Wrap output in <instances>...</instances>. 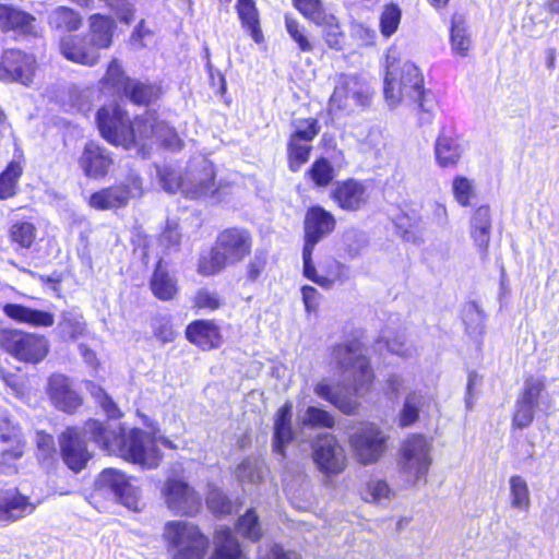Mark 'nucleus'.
<instances>
[{
	"label": "nucleus",
	"mask_w": 559,
	"mask_h": 559,
	"mask_svg": "<svg viewBox=\"0 0 559 559\" xmlns=\"http://www.w3.org/2000/svg\"><path fill=\"white\" fill-rule=\"evenodd\" d=\"M154 335L163 343L173 342L176 337V332L171 324V320L167 316H159L153 320L152 323Z\"/></svg>",
	"instance_id": "nucleus-59"
},
{
	"label": "nucleus",
	"mask_w": 559,
	"mask_h": 559,
	"mask_svg": "<svg viewBox=\"0 0 559 559\" xmlns=\"http://www.w3.org/2000/svg\"><path fill=\"white\" fill-rule=\"evenodd\" d=\"M60 51L68 60L83 66L93 67L100 58V53L95 52L88 45L86 37L68 35L60 41Z\"/></svg>",
	"instance_id": "nucleus-24"
},
{
	"label": "nucleus",
	"mask_w": 559,
	"mask_h": 559,
	"mask_svg": "<svg viewBox=\"0 0 559 559\" xmlns=\"http://www.w3.org/2000/svg\"><path fill=\"white\" fill-rule=\"evenodd\" d=\"M237 13L240 19L241 25L259 43L262 38L261 29L259 26V13L253 0H238Z\"/></svg>",
	"instance_id": "nucleus-37"
},
{
	"label": "nucleus",
	"mask_w": 559,
	"mask_h": 559,
	"mask_svg": "<svg viewBox=\"0 0 559 559\" xmlns=\"http://www.w3.org/2000/svg\"><path fill=\"white\" fill-rule=\"evenodd\" d=\"M86 390L91 393V395L95 399L96 403L102 407V409L106 413V415L111 419H117L121 417V412L116 405V403L109 397L103 388L95 384L92 381H86L85 383Z\"/></svg>",
	"instance_id": "nucleus-45"
},
{
	"label": "nucleus",
	"mask_w": 559,
	"mask_h": 559,
	"mask_svg": "<svg viewBox=\"0 0 559 559\" xmlns=\"http://www.w3.org/2000/svg\"><path fill=\"white\" fill-rule=\"evenodd\" d=\"M10 239L21 248L28 249L35 241L36 227L28 221H16L9 230Z\"/></svg>",
	"instance_id": "nucleus-41"
},
{
	"label": "nucleus",
	"mask_w": 559,
	"mask_h": 559,
	"mask_svg": "<svg viewBox=\"0 0 559 559\" xmlns=\"http://www.w3.org/2000/svg\"><path fill=\"white\" fill-rule=\"evenodd\" d=\"M430 402V397L419 391L409 392L399 415V426L409 427L418 419L419 412Z\"/></svg>",
	"instance_id": "nucleus-34"
},
{
	"label": "nucleus",
	"mask_w": 559,
	"mask_h": 559,
	"mask_svg": "<svg viewBox=\"0 0 559 559\" xmlns=\"http://www.w3.org/2000/svg\"><path fill=\"white\" fill-rule=\"evenodd\" d=\"M374 91L362 76L355 74L338 75L334 92L330 97L331 112L354 111L356 108H366L371 105Z\"/></svg>",
	"instance_id": "nucleus-9"
},
{
	"label": "nucleus",
	"mask_w": 559,
	"mask_h": 559,
	"mask_svg": "<svg viewBox=\"0 0 559 559\" xmlns=\"http://www.w3.org/2000/svg\"><path fill=\"white\" fill-rule=\"evenodd\" d=\"M47 394L53 406L66 413H74L82 405L81 395L72 389L70 379L61 373L48 379Z\"/></svg>",
	"instance_id": "nucleus-19"
},
{
	"label": "nucleus",
	"mask_w": 559,
	"mask_h": 559,
	"mask_svg": "<svg viewBox=\"0 0 559 559\" xmlns=\"http://www.w3.org/2000/svg\"><path fill=\"white\" fill-rule=\"evenodd\" d=\"M0 341L8 354L24 362L38 364L49 350L44 336L17 330L3 331Z\"/></svg>",
	"instance_id": "nucleus-11"
},
{
	"label": "nucleus",
	"mask_w": 559,
	"mask_h": 559,
	"mask_svg": "<svg viewBox=\"0 0 559 559\" xmlns=\"http://www.w3.org/2000/svg\"><path fill=\"white\" fill-rule=\"evenodd\" d=\"M359 341H350L335 346L331 354V364L340 369L344 381L350 382L357 396L371 389L374 376Z\"/></svg>",
	"instance_id": "nucleus-8"
},
{
	"label": "nucleus",
	"mask_w": 559,
	"mask_h": 559,
	"mask_svg": "<svg viewBox=\"0 0 559 559\" xmlns=\"http://www.w3.org/2000/svg\"><path fill=\"white\" fill-rule=\"evenodd\" d=\"M314 24L323 27V36L330 48H341L344 35L336 19L333 15L324 13V19H322L321 22H316Z\"/></svg>",
	"instance_id": "nucleus-46"
},
{
	"label": "nucleus",
	"mask_w": 559,
	"mask_h": 559,
	"mask_svg": "<svg viewBox=\"0 0 559 559\" xmlns=\"http://www.w3.org/2000/svg\"><path fill=\"white\" fill-rule=\"evenodd\" d=\"M319 131L317 119H298L294 122V132L289 140L311 144Z\"/></svg>",
	"instance_id": "nucleus-48"
},
{
	"label": "nucleus",
	"mask_w": 559,
	"mask_h": 559,
	"mask_svg": "<svg viewBox=\"0 0 559 559\" xmlns=\"http://www.w3.org/2000/svg\"><path fill=\"white\" fill-rule=\"evenodd\" d=\"M311 144L289 140L288 142V162L292 171H297L309 159Z\"/></svg>",
	"instance_id": "nucleus-51"
},
{
	"label": "nucleus",
	"mask_w": 559,
	"mask_h": 559,
	"mask_svg": "<svg viewBox=\"0 0 559 559\" xmlns=\"http://www.w3.org/2000/svg\"><path fill=\"white\" fill-rule=\"evenodd\" d=\"M264 464L258 459L245 460L236 469V477L241 484H257L263 478Z\"/></svg>",
	"instance_id": "nucleus-43"
},
{
	"label": "nucleus",
	"mask_w": 559,
	"mask_h": 559,
	"mask_svg": "<svg viewBox=\"0 0 559 559\" xmlns=\"http://www.w3.org/2000/svg\"><path fill=\"white\" fill-rule=\"evenodd\" d=\"M237 528L242 536L251 540H258L262 535L258 516L253 510L247 511V513L239 519Z\"/></svg>",
	"instance_id": "nucleus-52"
},
{
	"label": "nucleus",
	"mask_w": 559,
	"mask_h": 559,
	"mask_svg": "<svg viewBox=\"0 0 559 559\" xmlns=\"http://www.w3.org/2000/svg\"><path fill=\"white\" fill-rule=\"evenodd\" d=\"M469 235L480 258L486 259L491 235V214L488 206H479L474 212L471 218Z\"/></svg>",
	"instance_id": "nucleus-25"
},
{
	"label": "nucleus",
	"mask_w": 559,
	"mask_h": 559,
	"mask_svg": "<svg viewBox=\"0 0 559 559\" xmlns=\"http://www.w3.org/2000/svg\"><path fill=\"white\" fill-rule=\"evenodd\" d=\"M123 95H126L134 104H150L151 102L158 98L159 88L154 85L144 84L132 80L129 87V93H124Z\"/></svg>",
	"instance_id": "nucleus-44"
},
{
	"label": "nucleus",
	"mask_w": 559,
	"mask_h": 559,
	"mask_svg": "<svg viewBox=\"0 0 559 559\" xmlns=\"http://www.w3.org/2000/svg\"><path fill=\"white\" fill-rule=\"evenodd\" d=\"M401 17L402 11L397 4L390 3L383 7L379 17V26L385 38L391 37L397 31Z\"/></svg>",
	"instance_id": "nucleus-42"
},
{
	"label": "nucleus",
	"mask_w": 559,
	"mask_h": 559,
	"mask_svg": "<svg viewBox=\"0 0 559 559\" xmlns=\"http://www.w3.org/2000/svg\"><path fill=\"white\" fill-rule=\"evenodd\" d=\"M299 420L302 426L310 427H325L331 428L334 425V418L326 411L316 406H309L302 414L299 415Z\"/></svg>",
	"instance_id": "nucleus-49"
},
{
	"label": "nucleus",
	"mask_w": 559,
	"mask_h": 559,
	"mask_svg": "<svg viewBox=\"0 0 559 559\" xmlns=\"http://www.w3.org/2000/svg\"><path fill=\"white\" fill-rule=\"evenodd\" d=\"M163 536L168 548L174 551L173 559H203L209 549L207 537L190 522H167ZM211 559H246L238 540L228 528L216 532L215 551Z\"/></svg>",
	"instance_id": "nucleus-4"
},
{
	"label": "nucleus",
	"mask_w": 559,
	"mask_h": 559,
	"mask_svg": "<svg viewBox=\"0 0 559 559\" xmlns=\"http://www.w3.org/2000/svg\"><path fill=\"white\" fill-rule=\"evenodd\" d=\"M128 185H118L94 192L88 199V205L98 211L123 207L132 198L142 194V182L139 177L132 176Z\"/></svg>",
	"instance_id": "nucleus-14"
},
{
	"label": "nucleus",
	"mask_w": 559,
	"mask_h": 559,
	"mask_svg": "<svg viewBox=\"0 0 559 559\" xmlns=\"http://www.w3.org/2000/svg\"><path fill=\"white\" fill-rule=\"evenodd\" d=\"M151 289L154 296L160 300H170L178 292L177 280L168 272L167 266L163 261L157 263L153 272Z\"/></svg>",
	"instance_id": "nucleus-33"
},
{
	"label": "nucleus",
	"mask_w": 559,
	"mask_h": 559,
	"mask_svg": "<svg viewBox=\"0 0 559 559\" xmlns=\"http://www.w3.org/2000/svg\"><path fill=\"white\" fill-rule=\"evenodd\" d=\"M167 507L176 514L193 515L199 511L201 498L187 483L169 478L162 490Z\"/></svg>",
	"instance_id": "nucleus-16"
},
{
	"label": "nucleus",
	"mask_w": 559,
	"mask_h": 559,
	"mask_svg": "<svg viewBox=\"0 0 559 559\" xmlns=\"http://www.w3.org/2000/svg\"><path fill=\"white\" fill-rule=\"evenodd\" d=\"M312 459L318 469L326 476L341 474L347 464L345 449L331 433H321L316 438Z\"/></svg>",
	"instance_id": "nucleus-13"
},
{
	"label": "nucleus",
	"mask_w": 559,
	"mask_h": 559,
	"mask_svg": "<svg viewBox=\"0 0 559 559\" xmlns=\"http://www.w3.org/2000/svg\"><path fill=\"white\" fill-rule=\"evenodd\" d=\"M131 79L124 75L121 66L117 60H112L106 71L102 81L103 85L112 88L118 94L129 93Z\"/></svg>",
	"instance_id": "nucleus-40"
},
{
	"label": "nucleus",
	"mask_w": 559,
	"mask_h": 559,
	"mask_svg": "<svg viewBox=\"0 0 559 559\" xmlns=\"http://www.w3.org/2000/svg\"><path fill=\"white\" fill-rule=\"evenodd\" d=\"M388 436L374 424H365L349 437L356 460L364 465L378 462L386 451Z\"/></svg>",
	"instance_id": "nucleus-12"
},
{
	"label": "nucleus",
	"mask_w": 559,
	"mask_h": 559,
	"mask_svg": "<svg viewBox=\"0 0 559 559\" xmlns=\"http://www.w3.org/2000/svg\"><path fill=\"white\" fill-rule=\"evenodd\" d=\"M86 436L109 454L147 469L156 468L162 461L158 443L175 448L167 438L138 428L106 427L96 419H90L84 426V436L75 428H68L60 438L63 460L74 472L84 468L91 457L84 439Z\"/></svg>",
	"instance_id": "nucleus-1"
},
{
	"label": "nucleus",
	"mask_w": 559,
	"mask_h": 559,
	"mask_svg": "<svg viewBox=\"0 0 559 559\" xmlns=\"http://www.w3.org/2000/svg\"><path fill=\"white\" fill-rule=\"evenodd\" d=\"M331 197L345 211H358L367 204L369 199L365 185L355 179L337 182L331 192Z\"/></svg>",
	"instance_id": "nucleus-21"
},
{
	"label": "nucleus",
	"mask_w": 559,
	"mask_h": 559,
	"mask_svg": "<svg viewBox=\"0 0 559 559\" xmlns=\"http://www.w3.org/2000/svg\"><path fill=\"white\" fill-rule=\"evenodd\" d=\"M36 444L40 460H47L55 453V442L50 435L38 431L36 433Z\"/></svg>",
	"instance_id": "nucleus-63"
},
{
	"label": "nucleus",
	"mask_w": 559,
	"mask_h": 559,
	"mask_svg": "<svg viewBox=\"0 0 559 559\" xmlns=\"http://www.w3.org/2000/svg\"><path fill=\"white\" fill-rule=\"evenodd\" d=\"M102 488L115 493L117 499L128 509L138 511L141 507V490L136 479L123 473L108 468L102 472L98 478Z\"/></svg>",
	"instance_id": "nucleus-15"
},
{
	"label": "nucleus",
	"mask_w": 559,
	"mask_h": 559,
	"mask_svg": "<svg viewBox=\"0 0 559 559\" xmlns=\"http://www.w3.org/2000/svg\"><path fill=\"white\" fill-rule=\"evenodd\" d=\"M509 501L512 509L527 512L532 506V498L526 479L520 475L509 478Z\"/></svg>",
	"instance_id": "nucleus-35"
},
{
	"label": "nucleus",
	"mask_w": 559,
	"mask_h": 559,
	"mask_svg": "<svg viewBox=\"0 0 559 559\" xmlns=\"http://www.w3.org/2000/svg\"><path fill=\"white\" fill-rule=\"evenodd\" d=\"M314 393L319 397L333 404L344 414L350 415L357 409V402L345 394L340 384L332 385L328 380L323 379L314 385Z\"/></svg>",
	"instance_id": "nucleus-31"
},
{
	"label": "nucleus",
	"mask_w": 559,
	"mask_h": 559,
	"mask_svg": "<svg viewBox=\"0 0 559 559\" xmlns=\"http://www.w3.org/2000/svg\"><path fill=\"white\" fill-rule=\"evenodd\" d=\"M292 403H285L276 413L274 421L273 449L276 453L284 455V448L293 439L292 430Z\"/></svg>",
	"instance_id": "nucleus-32"
},
{
	"label": "nucleus",
	"mask_w": 559,
	"mask_h": 559,
	"mask_svg": "<svg viewBox=\"0 0 559 559\" xmlns=\"http://www.w3.org/2000/svg\"><path fill=\"white\" fill-rule=\"evenodd\" d=\"M294 4L304 16L313 23L321 22L326 13L320 0H294Z\"/></svg>",
	"instance_id": "nucleus-57"
},
{
	"label": "nucleus",
	"mask_w": 559,
	"mask_h": 559,
	"mask_svg": "<svg viewBox=\"0 0 559 559\" xmlns=\"http://www.w3.org/2000/svg\"><path fill=\"white\" fill-rule=\"evenodd\" d=\"M464 146L460 138L453 132L441 131L435 142V159L441 168H454L460 163Z\"/></svg>",
	"instance_id": "nucleus-22"
},
{
	"label": "nucleus",
	"mask_w": 559,
	"mask_h": 559,
	"mask_svg": "<svg viewBox=\"0 0 559 559\" xmlns=\"http://www.w3.org/2000/svg\"><path fill=\"white\" fill-rule=\"evenodd\" d=\"M431 442L423 435H412L400 450L399 467L406 481L415 484L425 478L431 465Z\"/></svg>",
	"instance_id": "nucleus-10"
},
{
	"label": "nucleus",
	"mask_w": 559,
	"mask_h": 559,
	"mask_svg": "<svg viewBox=\"0 0 559 559\" xmlns=\"http://www.w3.org/2000/svg\"><path fill=\"white\" fill-rule=\"evenodd\" d=\"M473 182L463 176H456L452 182V190L455 200L462 205L466 206L469 204V200L473 197L474 189Z\"/></svg>",
	"instance_id": "nucleus-58"
},
{
	"label": "nucleus",
	"mask_w": 559,
	"mask_h": 559,
	"mask_svg": "<svg viewBox=\"0 0 559 559\" xmlns=\"http://www.w3.org/2000/svg\"><path fill=\"white\" fill-rule=\"evenodd\" d=\"M485 313L476 301H471L464 307L463 320L468 330L481 332L485 322Z\"/></svg>",
	"instance_id": "nucleus-54"
},
{
	"label": "nucleus",
	"mask_w": 559,
	"mask_h": 559,
	"mask_svg": "<svg viewBox=\"0 0 559 559\" xmlns=\"http://www.w3.org/2000/svg\"><path fill=\"white\" fill-rule=\"evenodd\" d=\"M48 22L56 29L76 31L82 21L80 15L72 9L59 7L49 14Z\"/></svg>",
	"instance_id": "nucleus-39"
},
{
	"label": "nucleus",
	"mask_w": 559,
	"mask_h": 559,
	"mask_svg": "<svg viewBox=\"0 0 559 559\" xmlns=\"http://www.w3.org/2000/svg\"><path fill=\"white\" fill-rule=\"evenodd\" d=\"M222 300L219 296L209 289H199L193 297V306L198 309L216 310L221 307Z\"/></svg>",
	"instance_id": "nucleus-61"
},
{
	"label": "nucleus",
	"mask_w": 559,
	"mask_h": 559,
	"mask_svg": "<svg viewBox=\"0 0 559 559\" xmlns=\"http://www.w3.org/2000/svg\"><path fill=\"white\" fill-rule=\"evenodd\" d=\"M0 439L10 445L0 452V473H11L15 469V461L23 456L25 440L21 429L8 419L0 421Z\"/></svg>",
	"instance_id": "nucleus-18"
},
{
	"label": "nucleus",
	"mask_w": 559,
	"mask_h": 559,
	"mask_svg": "<svg viewBox=\"0 0 559 559\" xmlns=\"http://www.w3.org/2000/svg\"><path fill=\"white\" fill-rule=\"evenodd\" d=\"M116 28L115 21L111 17L93 14L88 19V45L98 52L102 49H108L112 44L114 32Z\"/></svg>",
	"instance_id": "nucleus-26"
},
{
	"label": "nucleus",
	"mask_w": 559,
	"mask_h": 559,
	"mask_svg": "<svg viewBox=\"0 0 559 559\" xmlns=\"http://www.w3.org/2000/svg\"><path fill=\"white\" fill-rule=\"evenodd\" d=\"M0 28L3 32L35 34V17L13 5L0 4Z\"/></svg>",
	"instance_id": "nucleus-29"
},
{
	"label": "nucleus",
	"mask_w": 559,
	"mask_h": 559,
	"mask_svg": "<svg viewBox=\"0 0 559 559\" xmlns=\"http://www.w3.org/2000/svg\"><path fill=\"white\" fill-rule=\"evenodd\" d=\"M377 346L382 348L386 347L389 352L401 357H407L412 355V348L403 340L394 338L390 341L385 334L377 342Z\"/></svg>",
	"instance_id": "nucleus-62"
},
{
	"label": "nucleus",
	"mask_w": 559,
	"mask_h": 559,
	"mask_svg": "<svg viewBox=\"0 0 559 559\" xmlns=\"http://www.w3.org/2000/svg\"><path fill=\"white\" fill-rule=\"evenodd\" d=\"M450 46L454 56L466 57L472 49L473 38L464 14L454 13L451 20Z\"/></svg>",
	"instance_id": "nucleus-30"
},
{
	"label": "nucleus",
	"mask_w": 559,
	"mask_h": 559,
	"mask_svg": "<svg viewBox=\"0 0 559 559\" xmlns=\"http://www.w3.org/2000/svg\"><path fill=\"white\" fill-rule=\"evenodd\" d=\"M35 506L16 489L0 490V520H17L31 514Z\"/></svg>",
	"instance_id": "nucleus-28"
},
{
	"label": "nucleus",
	"mask_w": 559,
	"mask_h": 559,
	"mask_svg": "<svg viewBox=\"0 0 559 559\" xmlns=\"http://www.w3.org/2000/svg\"><path fill=\"white\" fill-rule=\"evenodd\" d=\"M335 224L334 216L321 206L310 207L305 216L304 275L323 288H330L343 280L344 266L332 261L331 270L325 275H319L311 255L316 245L334 230Z\"/></svg>",
	"instance_id": "nucleus-5"
},
{
	"label": "nucleus",
	"mask_w": 559,
	"mask_h": 559,
	"mask_svg": "<svg viewBox=\"0 0 559 559\" xmlns=\"http://www.w3.org/2000/svg\"><path fill=\"white\" fill-rule=\"evenodd\" d=\"M112 165V158L100 145L88 142L79 158V166L83 174L92 179L104 178Z\"/></svg>",
	"instance_id": "nucleus-20"
},
{
	"label": "nucleus",
	"mask_w": 559,
	"mask_h": 559,
	"mask_svg": "<svg viewBox=\"0 0 559 559\" xmlns=\"http://www.w3.org/2000/svg\"><path fill=\"white\" fill-rule=\"evenodd\" d=\"M206 503L213 512L218 514H230L234 511L233 502L217 489H214L209 493Z\"/></svg>",
	"instance_id": "nucleus-60"
},
{
	"label": "nucleus",
	"mask_w": 559,
	"mask_h": 559,
	"mask_svg": "<svg viewBox=\"0 0 559 559\" xmlns=\"http://www.w3.org/2000/svg\"><path fill=\"white\" fill-rule=\"evenodd\" d=\"M384 68L383 95L388 106H416L420 120L429 123L435 100L432 94L425 88L421 70L414 62L402 60L394 48L388 50Z\"/></svg>",
	"instance_id": "nucleus-3"
},
{
	"label": "nucleus",
	"mask_w": 559,
	"mask_h": 559,
	"mask_svg": "<svg viewBox=\"0 0 559 559\" xmlns=\"http://www.w3.org/2000/svg\"><path fill=\"white\" fill-rule=\"evenodd\" d=\"M116 11L120 21L129 24L133 20V9L129 0H105Z\"/></svg>",
	"instance_id": "nucleus-64"
},
{
	"label": "nucleus",
	"mask_w": 559,
	"mask_h": 559,
	"mask_svg": "<svg viewBox=\"0 0 559 559\" xmlns=\"http://www.w3.org/2000/svg\"><path fill=\"white\" fill-rule=\"evenodd\" d=\"M159 178L165 191L175 193L180 191L186 198L200 200L213 199L218 201L219 189L215 183V170L212 163L203 159L199 169L189 170L181 177L173 169L159 170Z\"/></svg>",
	"instance_id": "nucleus-7"
},
{
	"label": "nucleus",
	"mask_w": 559,
	"mask_h": 559,
	"mask_svg": "<svg viewBox=\"0 0 559 559\" xmlns=\"http://www.w3.org/2000/svg\"><path fill=\"white\" fill-rule=\"evenodd\" d=\"M546 389L544 377H528L525 379L522 392L518 396L520 400L538 407L539 399Z\"/></svg>",
	"instance_id": "nucleus-47"
},
{
	"label": "nucleus",
	"mask_w": 559,
	"mask_h": 559,
	"mask_svg": "<svg viewBox=\"0 0 559 559\" xmlns=\"http://www.w3.org/2000/svg\"><path fill=\"white\" fill-rule=\"evenodd\" d=\"M285 26L286 31L289 34V36L294 39V41L298 45L299 49L301 51L308 52L312 51L313 46L311 41L308 39V37L305 34V28L299 25V23L289 17H285Z\"/></svg>",
	"instance_id": "nucleus-56"
},
{
	"label": "nucleus",
	"mask_w": 559,
	"mask_h": 559,
	"mask_svg": "<svg viewBox=\"0 0 559 559\" xmlns=\"http://www.w3.org/2000/svg\"><path fill=\"white\" fill-rule=\"evenodd\" d=\"M96 121L102 136L112 145L129 150L141 144L142 140L155 138L169 150L182 146L177 133L165 122L158 121L154 112L130 122L126 111L118 105L102 107L96 115Z\"/></svg>",
	"instance_id": "nucleus-2"
},
{
	"label": "nucleus",
	"mask_w": 559,
	"mask_h": 559,
	"mask_svg": "<svg viewBox=\"0 0 559 559\" xmlns=\"http://www.w3.org/2000/svg\"><path fill=\"white\" fill-rule=\"evenodd\" d=\"M3 312L13 321L36 328H49L55 323V316L51 312L33 309L19 304L4 305Z\"/></svg>",
	"instance_id": "nucleus-27"
},
{
	"label": "nucleus",
	"mask_w": 559,
	"mask_h": 559,
	"mask_svg": "<svg viewBox=\"0 0 559 559\" xmlns=\"http://www.w3.org/2000/svg\"><path fill=\"white\" fill-rule=\"evenodd\" d=\"M360 495L364 501L377 506L389 504L395 496L390 485L379 478L369 479L361 489Z\"/></svg>",
	"instance_id": "nucleus-36"
},
{
	"label": "nucleus",
	"mask_w": 559,
	"mask_h": 559,
	"mask_svg": "<svg viewBox=\"0 0 559 559\" xmlns=\"http://www.w3.org/2000/svg\"><path fill=\"white\" fill-rule=\"evenodd\" d=\"M310 179L319 187H326L335 177V171L325 158L317 159L308 170Z\"/></svg>",
	"instance_id": "nucleus-50"
},
{
	"label": "nucleus",
	"mask_w": 559,
	"mask_h": 559,
	"mask_svg": "<svg viewBox=\"0 0 559 559\" xmlns=\"http://www.w3.org/2000/svg\"><path fill=\"white\" fill-rule=\"evenodd\" d=\"M61 333L68 335L71 338H76L84 334L85 322L82 316L74 313H66L59 324Z\"/></svg>",
	"instance_id": "nucleus-55"
},
{
	"label": "nucleus",
	"mask_w": 559,
	"mask_h": 559,
	"mask_svg": "<svg viewBox=\"0 0 559 559\" xmlns=\"http://www.w3.org/2000/svg\"><path fill=\"white\" fill-rule=\"evenodd\" d=\"M536 408L537 406L528 404L518 397L512 418L513 426L519 429L528 427L534 419Z\"/></svg>",
	"instance_id": "nucleus-53"
},
{
	"label": "nucleus",
	"mask_w": 559,
	"mask_h": 559,
	"mask_svg": "<svg viewBox=\"0 0 559 559\" xmlns=\"http://www.w3.org/2000/svg\"><path fill=\"white\" fill-rule=\"evenodd\" d=\"M36 71V60L33 55L21 50H7L0 66L1 81H16L24 85L33 82Z\"/></svg>",
	"instance_id": "nucleus-17"
},
{
	"label": "nucleus",
	"mask_w": 559,
	"mask_h": 559,
	"mask_svg": "<svg viewBox=\"0 0 559 559\" xmlns=\"http://www.w3.org/2000/svg\"><path fill=\"white\" fill-rule=\"evenodd\" d=\"M22 173L23 167L21 163L12 160L0 174V200H5L16 194L17 182Z\"/></svg>",
	"instance_id": "nucleus-38"
},
{
	"label": "nucleus",
	"mask_w": 559,
	"mask_h": 559,
	"mask_svg": "<svg viewBox=\"0 0 559 559\" xmlns=\"http://www.w3.org/2000/svg\"><path fill=\"white\" fill-rule=\"evenodd\" d=\"M252 241L248 231L239 228L223 230L209 254L199 261L198 271L202 275H213L228 264L242 261L251 251Z\"/></svg>",
	"instance_id": "nucleus-6"
},
{
	"label": "nucleus",
	"mask_w": 559,
	"mask_h": 559,
	"mask_svg": "<svg viewBox=\"0 0 559 559\" xmlns=\"http://www.w3.org/2000/svg\"><path fill=\"white\" fill-rule=\"evenodd\" d=\"M186 337L203 350L218 348L223 343L219 326L212 320H195L186 329Z\"/></svg>",
	"instance_id": "nucleus-23"
}]
</instances>
